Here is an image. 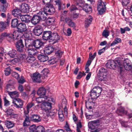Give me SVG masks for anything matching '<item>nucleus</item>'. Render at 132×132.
Masks as SVG:
<instances>
[{"label":"nucleus","instance_id":"f257e3e1","mask_svg":"<svg viewBox=\"0 0 132 132\" xmlns=\"http://www.w3.org/2000/svg\"><path fill=\"white\" fill-rule=\"evenodd\" d=\"M55 10L53 5H50L44 7V11L39 12L37 14L39 16L40 20L42 21L45 20L47 17V14L51 15L53 14Z\"/></svg>","mask_w":132,"mask_h":132},{"label":"nucleus","instance_id":"f03ea898","mask_svg":"<svg viewBox=\"0 0 132 132\" xmlns=\"http://www.w3.org/2000/svg\"><path fill=\"white\" fill-rule=\"evenodd\" d=\"M52 108V104L51 102L43 103L41 105V108L43 112L47 116L51 117L54 116L56 113L54 112H51V109Z\"/></svg>","mask_w":132,"mask_h":132},{"label":"nucleus","instance_id":"7ed1b4c3","mask_svg":"<svg viewBox=\"0 0 132 132\" xmlns=\"http://www.w3.org/2000/svg\"><path fill=\"white\" fill-rule=\"evenodd\" d=\"M18 36L17 32H16L15 31H14L12 34H8L4 32L0 36V42H2L6 37L9 42H13L17 39Z\"/></svg>","mask_w":132,"mask_h":132},{"label":"nucleus","instance_id":"20e7f679","mask_svg":"<svg viewBox=\"0 0 132 132\" xmlns=\"http://www.w3.org/2000/svg\"><path fill=\"white\" fill-rule=\"evenodd\" d=\"M30 120L38 122L40 121L41 119L40 117L37 114L32 115L29 118L27 117L23 122V125L25 126H26L29 125L30 122Z\"/></svg>","mask_w":132,"mask_h":132},{"label":"nucleus","instance_id":"39448f33","mask_svg":"<svg viewBox=\"0 0 132 132\" xmlns=\"http://www.w3.org/2000/svg\"><path fill=\"white\" fill-rule=\"evenodd\" d=\"M121 63L120 61H114L111 60L108 61L106 64V66L110 69H114L116 66L121 67L120 66Z\"/></svg>","mask_w":132,"mask_h":132},{"label":"nucleus","instance_id":"423d86ee","mask_svg":"<svg viewBox=\"0 0 132 132\" xmlns=\"http://www.w3.org/2000/svg\"><path fill=\"white\" fill-rule=\"evenodd\" d=\"M36 102L38 103H42L40 106V108L42 104L43 103L50 102H54V100L52 98H49L47 96L45 97H40L37 98L36 99Z\"/></svg>","mask_w":132,"mask_h":132},{"label":"nucleus","instance_id":"0eeeda50","mask_svg":"<svg viewBox=\"0 0 132 132\" xmlns=\"http://www.w3.org/2000/svg\"><path fill=\"white\" fill-rule=\"evenodd\" d=\"M106 3H104L101 0H100L98 2L97 6V10L99 13L102 15L105 12L106 10Z\"/></svg>","mask_w":132,"mask_h":132},{"label":"nucleus","instance_id":"6e6552de","mask_svg":"<svg viewBox=\"0 0 132 132\" xmlns=\"http://www.w3.org/2000/svg\"><path fill=\"white\" fill-rule=\"evenodd\" d=\"M99 78L101 81L106 80L107 78V70L103 68H101L100 70Z\"/></svg>","mask_w":132,"mask_h":132},{"label":"nucleus","instance_id":"1a4fd4ad","mask_svg":"<svg viewBox=\"0 0 132 132\" xmlns=\"http://www.w3.org/2000/svg\"><path fill=\"white\" fill-rule=\"evenodd\" d=\"M131 63L130 61L127 59H125L123 61V66L126 70H129L132 68Z\"/></svg>","mask_w":132,"mask_h":132},{"label":"nucleus","instance_id":"9d476101","mask_svg":"<svg viewBox=\"0 0 132 132\" xmlns=\"http://www.w3.org/2000/svg\"><path fill=\"white\" fill-rule=\"evenodd\" d=\"M26 61L28 63L30 64L33 67L37 65V62H35L36 59L34 57L28 56L26 58Z\"/></svg>","mask_w":132,"mask_h":132},{"label":"nucleus","instance_id":"9b49d317","mask_svg":"<svg viewBox=\"0 0 132 132\" xmlns=\"http://www.w3.org/2000/svg\"><path fill=\"white\" fill-rule=\"evenodd\" d=\"M31 77L32 80L35 82H40L41 80L40 79L41 75L38 72H35L32 75H31Z\"/></svg>","mask_w":132,"mask_h":132},{"label":"nucleus","instance_id":"f8f14e48","mask_svg":"<svg viewBox=\"0 0 132 132\" xmlns=\"http://www.w3.org/2000/svg\"><path fill=\"white\" fill-rule=\"evenodd\" d=\"M9 15V14H8L7 22H0V31H3L8 26L10 19V17Z\"/></svg>","mask_w":132,"mask_h":132},{"label":"nucleus","instance_id":"ddd939ff","mask_svg":"<svg viewBox=\"0 0 132 132\" xmlns=\"http://www.w3.org/2000/svg\"><path fill=\"white\" fill-rule=\"evenodd\" d=\"M18 31L22 32L26 31L27 29L26 24L23 23H20L18 24L17 26Z\"/></svg>","mask_w":132,"mask_h":132},{"label":"nucleus","instance_id":"4468645a","mask_svg":"<svg viewBox=\"0 0 132 132\" xmlns=\"http://www.w3.org/2000/svg\"><path fill=\"white\" fill-rule=\"evenodd\" d=\"M29 7L26 4H22L20 6V9L22 12L28 13L29 11Z\"/></svg>","mask_w":132,"mask_h":132},{"label":"nucleus","instance_id":"2eb2a0df","mask_svg":"<svg viewBox=\"0 0 132 132\" xmlns=\"http://www.w3.org/2000/svg\"><path fill=\"white\" fill-rule=\"evenodd\" d=\"M50 38V40L54 41L53 44L56 42L57 41L60 39V36L56 32L51 33Z\"/></svg>","mask_w":132,"mask_h":132},{"label":"nucleus","instance_id":"dca6fc26","mask_svg":"<svg viewBox=\"0 0 132 132\" xmlns=\"http://www.w3.org/2000/svg\"><path fill=\"white\" fill-rule=\"evenodd\" d=\"M55 2L56 3V4L58 6L59 10H62L65 8V4H63L60 0L55 1Z\"/></svg>","mask_w":132,"mask_h":132},{"label":"nucleus","instance_id":"f3484780","mask_svg":"<svg viewBox=\"0 0 132 132\" xmlns=\"http://www.w3.org/2000/svg\"><path fill=\"white\" fill-rule=\"evenodd\" d=\"M33 44L34 47L36 49H39L43 45V43L40 40L37 39L34 41Z\"/></svg>","mask_w":132,"mask_h":132},{"label":"nucleus","instance_id":"a211bd4d","mask_svg":"<svg viewBox=\"0 0 132 132\" xmlns=\"http://www.w3.org/2000/svg\"><path fill=\"white\" fill-rule=\"evenodd\" d=\"M55 48L51 46H48L45 47L44 50L45 54L49 55L55 49Z\"/></svg>","mask_w":132,"mask_h":132},{"label":"nucleus","instance_id":"6ab92c4d","mask_svg":"<svg viewBox=\"0 0 132 132\" xmlns=\"http://www.w3.org/2000/svg\"><path fill=\"white\" fill-rule=\"evenodd\" d=\"M18 19H20L21 21L26 23H28L30 21V16L28 15H21Z\"/></svg>","mask_w":132,"mask_h":132},{"label":"nucleus","instance_id":"aec40b11","mask_svg":"<svg viewBox=\"0 0 132 132\" xmlns=\"http://www.w3.org/2000/svg\"><path fill=\"white\" fill-rule=\"evenodd\" d=\"M16 47L17 50L21 52L23 51L24 45L22 43V40L21 39L19 40L16 43Z\"/></svg>","mask_w":132,"mask_h":132},{"label":"nucleus","instance_id":"412c9836","mask_svg":"<svg viewBox=\"0 0 132 132\" xmlns=\"http://www.w3.org/2000/svg\"><path fill=\"white\" fill-rule=\"evenodd\" d=\"M40 21L39 16L38 15L33 16L31 20V22L32 24L36 25Z\"/></svg>","mask_w":132,"mask_h":132},{"label":"nucleus","instance_id":"4be33fe9","mask_svg":"<svg viewBox=\"0 0 132 132\" xmlns=\"http://www.w3.org/2000/svg\"><path fill=\"white\" fill-rule=\"evenodd\" d=\"M21 12L20 9L16 8L12 11V13L13 15L18 18L21 15Z\"/></svg>","mask_w":132,"mask_h":132},{"label":"nucleus","instance_id":"5701e85b","mask_svg":"<svg viewBox=\"0 0 132 132\" xmlns=\"http://www.w3.org/2000/svg\"><path fill=\"white\" fill-rule=\"evenodd\" d=\"M51 32L50 31H46L44 32L42 37L44 40L50 39Z\"/></svg>","mask_w":132,"mask_h":132},{"label":"nucleus","instance_id":"b1692460","mask_svg":"<svg viewBox=\"0 0 132 132\" xmlns=\"http://www.w3.org/2000/svg\"><path fill=\"white\" fill-rule=\"evenodd\" d=\"M38 58L41 62H44L48 59L47 56L42 54H39L38 56Z\"/></svg>","mask_w":132,"mask_h":132},{"label":"nucleus","instance_id":"393cba45","mask_svg":"<svg viewBox=\"0 0 132 132\" xmlns=\"http://www.w3.org/2000/svg\"><path fill=\"white\" fill-rule=\"evenodd\" d=\"M42 32V28L40 26L35 28L34 29V33L37 36L40 35Z\"/></svg>","mask_w":132,"mask_h":132},{"label":"nucleus","instance_id":"a878e982","mask_svg":"<svg viewBox=\"0 0 132 132\" xmlns=\"http://www.w3.org/2000/svg\"><path fill=\"white\" fill-rule=\"evenodd\" d=\"M46 93V90L45 88L42 87L40 88L37 91L38 95L42 96L45 95Z\"/></svg>","mask_w":132,"mask_h":132},{"label":"nucleus","instance_id":"bb28decb","mask_svg":"<svg viewBox=\"0 0 132 132\" xmlns=\"http://www.w3.org/2000/svg\"><path fill=\"white\" fill-rule=\"evenodd\" d=\"M29 47L28 49V53L31 55H34L36 53V50L35 49L33 46H31L30 45H28Z\"/></svg>","mask_w":132,"mask_h":132},{"label":"nucleus","instance_id":"cd10ccee","mask_svg":"<svg viewBox=\"0 0 132 132\" xmlns=\"http://www.w3.org/2000/svg\"><path fill=\"white\" fill-rule=\"evenodd\" d=\"M92 20V17L90 16L86 19L85 21V27L86 28H87L89 27L91 24Z\"/></svg>","mask_w":132,"mask_h":132},{"label":"nucleus","instance_id":"c85d7f7f","mask_svg":"<svg viewBox=\"0 0 132 132\" xmlns=\"http://www.w3.org/2000/svg\"><path fill=\"white\" fill-rule=\"evenodd\" d=\"M8 94L12 98H15L19 96V93L16 91H14L12 92H9Z\"/></svg>","mask_w":132,"mask_h":132},{"label":"nucleus","instance_id":"c756f323","mask_svg":"<svg viewBox=\"0 0 132 132\" xmlns=\"http://www.w3.org/2000/svg\"><path fill=\"white\" fill-rule=\"evenodd\" d=\"M65 21L67 23L68 25L70 27L75 28V23L69 18H67L65 19Z\"/></svg>","mask_w":132,"mask_h":132},{"label":"nucleus","instance_id":"7c9ffc66","mask_svg":"<svg viewBox=\"0 0 132 132\" xmlns=\"http://www.w3.org/2000/svg\"><path fill=\"white\" fill-rule=\"evenodd\" d=\"M93 90H94V92H96L97 96H99L100 95L102 91V88H101L98 87H95Z\"/></svg>","mask_w":132,"mask_h":132},{"label":"nucleus","instance_id":"2f4dec72","mask_svg":"<svg viewBox=\"0 0 132 132\" xmlns=\"http://www.w3.org/2000/svg\"><path fill=\"white\" fill-rule=\"evenodd\" d=\"M82 8L83 10L87 12H90L92 11L91 7L87 4H86L84 5Z\"/></svg>","mask_w":132,"mask_h":132},{"label":"nucleus","instance_id":"473e14b6","mask_svg":"<svg viewBox=\"0 0 132 132\" xmlns=\"http://www.w3.org/2000/svg\"><path fill=\"white\" fill-rule=\"evenodd\" d=\"M5 123L8 128H12L14 126L13 122L10 121L6 120L5 121Z\"/></svg>","mask_w":132,"mask_h":132},{"label":"nucleus","instance_id":"72a5a7b5","mask_svg":"<svg viewBox=\"0 0 132 132\" xmlns=\"http://www.w3.org/2000/svg\"><path fill=\"white\" fill-rule=\"evenodd\" d=\"M58 114L60 120L63 121L64 120V116L62 109H60L59 110Z\"/></svg>","mask_w":132,"mask_h":132},{"label":"nucleus","instance_id":"f704fd0d","mask_svg":"<svg viewBox=\"0 0 132 132\" xmlns=\"http://www.w3.org/2000/svg\"><path fill=\"white\" fill-rule=\"evenodd\" d=\"M18 23V19H14L12 20L11 22V26L13 27H17Z\"/></svg>","mask_w":132,"mask_h":132},{"label":"nucleus","instance_id":"c9c22d12","mask_svg":"<svg viewBox=\"0 0 132 132\" xmlns=\"http://www.w3.org/2000/svg\"><path fill=\"white\" fill-rule=\"evenodd\" d=\"M16 51L13 50L9 51L8 54L11 57H13L16 55Z\"/></svg>","mask_w":132,"mask_h":132},{"label":"nucleus","instance_id":"e433bc0d","mask_svg":"<svg viewBox=\"0 0 132 132\" xmlns=\"http://www.w3.org/2000/svg\"><path fill=\"white\" fill-rule=\"evenodd\" d=\"M35 132H45L44 128L41 126H39L37 127Z\"/></svg>","mask_w":132,"mask_h":132},{"label":"nucleus","instance_id":"4c0bfd02","mask_svg":"<svg viewBox=\"0 0 132 132\" xmlns=\"http://www.w3.org/2000/svg\"><path fill=\"white\" fill-rule=\"evenodd\" d=\"M63 52L60 50L56 51L55 53V55L57 57V59H60L63 55Z\"/></svg>","mask_w":132,"mask_h":132},{"label":"nucleus","instance_id":"58836bf2","mask_svg":"<svg viewBox=\"0 0 132 132\" xmlns=\"http://www.w3.org/2000/svg\"><path fill=\"white\" fill-rule=\"evenodd\" d=\"M90 124L92 125V127H93V128L94 129L97 126L99 125V121H98L94 120L90 122Z\"/></svg>","mask_w":132,"mask_h":132},{"label":"nucleus","instance_id":"ea45409f","mask_svg":"<svg viewBox=\"0 0 132 132\" xmlns=\"http://www.w3.org/2000/svg\"><path fill=\"white\" fill-rule=\"evenodd\" d=\"M55 21V19L53 18H48L47 20L46 23L48 25H50L53 23Z\"/></svg>","mask_w":132,"mask_h":132},{"label":"nucleus","instance_id":"a19ab883","mask_svg":"<svg viewBox=\"0 0 132 132\" xmlns=\"http://www.w3.org/2000/svg\"><path fill=\"white\" fill-rule=\"evenodd\" d=\"M15 101L14 102H18V105L19 106V108H21L22 107L23 105V101L20 98H17V100H15Z\"/></svg>","mask_w":132,"mask_h":132},{"label":"nucleus","instance_id":"79ce46f5","mask_svg":"<svg viewBox=\"0 0 132 132\" xmlns=\"http://www.w3.org/2000/svg\"><path fill=\"white\" fill-rule=\"evenodd\" d=\"M94 90H92L90 93V96L91 98L93 99H94L97 98L98 96H97V94L94 92Z\"/></svg>","mask_w":132,"mask_h":132},{"label":"nucleus","instance_id":"37998d69","mask_svg":"<svg viewBox=\"0 0 132 132\" xmlns=\"http://www.w3.org/2000/svg\"><path fill=\"white\" fill-rule=\"evenodd\" d=\"M121 42V39L120 38H116L111 43V46H112L118 43H119Z\"/></svg>","mask_w":132,"mask_h":132},{"label":"nucleus","instance_id":"c03bdc74","mask_svg":"<svg viewBox=\"0 0 132 132\" xmlns=\"http://www.w3.org/2000/svg\"><path fill=\"white\" fill-rule=\"evenodd\" d=\"M77 124V132H81L80 129L81 128L82 126L81 123L79 122L78 123H76Z\"/></svg>","mask_w":132,"mask_h":132},{"label":"nucleus","instance_id":"a18cd8bd","mask_svg":"<svg viewBox=\"0 0 132 132\" xmlns=\"http://www.w3.org/2000/svg\"><path fill=\"white\" fill-rule=\"evenodd\" d=\"M118 112H120L122 114H126L127 113L126 111H125L124 108L123 107H121L118 109L117 111V113H118Z\"/></svg>","mask_w":132,"mask_h":132},{"label":"nucleus","instance_id":"49530a36","mask_svg":"<svg viewBox=\"0 0 132 132\" xmlns=\"http://www.w3.org/2000/svg\"><path fill=\"white\" fill-rule=\"evenodd\" d=\"M34 105V104L32 103H30L28 104L27 105V111L28 113H29V109Z\"/></svg>","mask_w":132,"mask_h":132},{"label":"nucleus","instance_id":"de8ad7c7","mask_svg":"<svg viewBox=\"0 0 132 132\" xmlns=\"http://www.w3.org/2000/svg\"><path fill=\"white\" fill-rule=\"evenodd\" d=\"M37 127L35 125H33L30 126L29 129L30 131L34 132L35 130H36Z\"/></svg>","mask_w":132,"mask_h":132},{"label":"nucleus","instance_id":"09e8293b","mask_svg":"<svg viewBox=\"0 0 132 132\" xmlns=\"http://www.w3.org/2000/svg\"><path fill=\"white\" fill-rule=\"evenodd\" d=\"M4 71L5 75L8 76L10 74L11 72V70L10 68L8 67Z\"/></svg>","mask_w":132,"mask_h":132},{"label":"nucleus","instance_id":"8fccbe9b","mask_svg":"<svg viewBox=\"0 0 132 132\" xmlns=\"http://www.w3.org/2000/svg\"><path fill=\"white\" fill-rule=\"evenodd\" d=\"M49 72V70L47 69H44L42 71V73H43L44 76L47 77V75Z\"/></svg>","mask_w":132,"mask_h":132},{"label":"nucleus","instance_id":"3c124183","mask_svg":"<svg viewBox=\"0 0 132 132\" xmlns=\"http://www.w3.org/2000/svg\"><path fill=\"white\" fill-rule=\"evenodd\" d=\"M109 31L107 30H104L102 33V35L105 38H107L109 35Z\"/></svg>","mask_w":132,"mask_h":132},{"label":"nucleus","instance_id":"603ef678","mask_svg":"<svg viewBox=\"0 0 132 132\" xmlns=\"http://www.w3.org/2000/svg\"><path fill=\"white\" fill-rule=\"evenodd\" d=\"M58 59L55 58H54L50 60L48 62L51 64H53L55 63L57 61Z\"/></svg>","mask_w":132,"mask_h":132},{"label":"nucleus","instance_id":"864d4df0","mask_svg":"<svg viewBox=\"0 0 132 132\" xmlns=\"http://www.w3.org/2000/svg\"><path fill=\"white\" fill-rule=\"evenodd\" d=\"M108 47L107 46H105L101 49L98 52V55H101L102 53L104 52L106 49H107Z\"/></svg>","mask_w":132,"mask_h":132},{"label":"nucleus","instance_id":"5fc2aeb1","mask_svg":"<svg viewBox=\"0 0 132 132\" xmlns=\"http://www.w3.org/2000/svg\"><path fill=\"white\" fill-rule=\"evenodd\" d=\"M3 50V48L2 47H0V62H1L3 59L2 56L4 52Z\"/></svg>","mask_w":132,"mask_h":132},{"label":"nucleus","instance_id":"6e6d98bb","mask_svg":"<svg viewBox=\"0 0 132 132\" xmlns=\"http://www.w3.org/2000/svg\"><path fill=\"white\" fill-rule=\"evenodd\" d=\"M20 59L18 58H16L11 60L10 61V63H12L14 64L20 61Z\"/></svg>","mask_w":132,"mask_h":132},{"label":"nucleus","instance_id":"4d7b16f0","mask_svg":"<svg viewBox=\"0 0 132 132\" xmlns=\"http://www.w3.org/2000/svg\"><path fill=\"white\" fill-rule=\"evenodd\" d=\"M13 112V110L10 108H8L6 111V112L9 115H10L12 114Z\"/></svg>","mask_w":132,"mask_h":132},{"label":"nucleus","instance_id":"13d9d810","mask_svg":"<svg viewBox=\"0 0 132 132\" xmlns=\"http://www.w3.org/2000/svg\"><path fill=\"white\" fill-rule=\"evenodd\" d=\"M64 129L67 131H71V130L70 129L68 123L66 122V125L64 127Z\"/></svg>","mask_w":132,"mask_h":132},{"label":"nucleus","instance_id":"bf43d9fd","mask_svg":"<svg viewBox=\"0 0 132 132\" xmlns=\"http://www.w3.org/2000/svg\"><path fill=\"white\" fill-rule=\"evenodd\" d=\"M86 75V74L84 72L82 73L81 72H80L79 73L78 76L77 77V78L78 79H79L81 78L83 76H85Z\"/></svg>","mask_w":132,"mask_h":132},{"label":"nucleus","instance_id":"052dcab7","mask_svg":"<svg viewBox=\"0 0 132 132\" xmlns=\"http://www.w3.org/2000/svg\"><path fill=\"white\" fill-rule=\"evenodd\" d=\"M4 105L5 106H7L10 105V102L6 99V97H4Z\"/></svg>","mask_w":132,"mask_h":132},{"label":"nucleus","instance_id":"680f3d73","mask_svg":"<svg viewBox=\"0 0 132 132\" xmlns=\"http://www.w3.org/2000/svg\"><path fill=\"white\" fill-rule=\"evenodd\" d=\"M129 0H123L122 2V5L123 6L127 5L129 3Z\"/></svg>","mask_w":132,"mask_h":132},{"label":"nucleus","instance_id":"e2e57ef3","mask_svg":"<svg viewBox=\"0 0 132 132\" xmlns=\"http://www.w3.org/2000/svg\"><path fill=\"white\" fill-rule=\"evenodd\" d=\"M18 82L22 84L25 82V81L23 78V77H21V78L17 79Z\"/></svg>","mask_w":132,"mask_h":132},{"label":"nucleus","instance_id":"0e129e2a","mask_svg":"<svg viewBox=\"0 0 132 132\" xmlns=\"http://www.w3.org/2000/svg\"><path fill=\"white\" fill-rule=\"evenodd\" d=\"M17 98H15L13 99V100L12 103L16 108H19V106L18 105V102H14V101H15V100H17Z\"/></svg>","mask_w":132,"mask_h":132},{"label":"nucleus","instance_id":"69168bd1","mask_svg":"<svg viewBox=\"0 0 132 132\" xmlns=\"http://www.w3.org/2000/svg\"><path fill=\"white\" fill-rule=\"evenodd\" d=\"M19 56L20 57V59L22 60L24 59L26 57V55L24 53L20 54Z\"/></svg>","mask_w":132,"mask_h":132},{"label":"nucleus","instance_id":"338daca9","mask_svg":"<svg viewBox=\"0 0 132 132\" xmlns=\"http://www.w3.org/2000/svg\"><path fill=\"white\" fill-rule=\"evenodd\" d=\"M18 89L21 92H22L24 90V88L23 86L21 85H19L18 87Z\"/></svg>","mask_w":132,"mask_h":132},{"label":"nucleus","instance_id":"774afa93","mask_svg":"<svg viewBox=\"0 0 132 132\" xmlns=\"http://www.w3.org/2000/svg\"><path fill=\"white\" fill-rule=\"evenodd\" d=\"M12 75L14 77L16 78L17 79L19 78L20 76L19 75L15 72H14L13 73Z\"/></svg>","mask_w":132,"mask_h":132}]
</instances>
